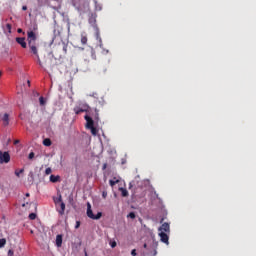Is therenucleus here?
<instances>
[{
	"label": "nucleus",
	"mask_w": 256,
	"mask_h": 256,
	"mask_svg": "<svg viewBox=\"0 0 256 256\" xmlns=\"http://www.w3.org/2000/svg\"><path fill=\"white\" fill-rule=\"evenodd\" d=\"M26 197H30V194H29V193H26Z\"/></svg>",
	"instance_id": "obj_38"
},
{
	"label": "nucleus",
	"mask_w": 256,
	"mask_h": 256,
	"mask_svg": "<svg viewBox=\"0 0 256 256\" xmlns=\"http://www.w3.org/2000/svg\"><path fill=\"white\" fill-rule=\"evenodd\" d=\"M13 255H14L13 250H8V256H13Z\"/></svg>",
	"instance_id": "obj_31"
},
{
	"label": "nucleus",
	"mask_w": 256,
	"mask_h": 256,
	"mask_svg": "<svg viewBox=\"0 0 256 256\" xmlns=\"http://www.w3.org/2000/svg\"><path fill=\"white\" fill-rule=\"evenodd\" d=\"M9 161H11L9 152L0 151V164L3 165V163H9Z\"/></svg>",
	"instance_id": "obj_4"
},
{
	"label": "nucleus",
	"mask_w": 256,
	"mask_h": 256,
	"mask_svg": "<svg viewBox=\"0 0 256 256\" xmlns=\"http://www.w3.org/2000/svg\"><path fill=\"white\" fill-rule=\"evenodd\" d=\"M79 227H81V222L80 221H76L75 229H79Z\"/></svg>",
	"instance_id": "obj_27"
},
{
	"label": "nucleus",
	"mask_w": 256,
	"mask_h": 256,
	"mask_svg": "<svg viewBox=\"0 0 256 256\" xmlns=\"http://www.w3.org/2000/svg\"><path fill=\"white\" fill-rule=\"evenodd\" d=\"M23 30L21 28L18 29V33H22Z\"/></svg>",
	"instance_id": "obj_35"
},
{
	"label": "nucleus",
	"mask_w": 256,
	"mask_h": 256,
	"mask_svg": "<svg viewBox=\"0 0 256 256\" xmlns=\"http://www.w3.org/2000/svg\"><path fill=\"white\" fill-rule=\"evenodd\" d=\"M1 75H2V72L0 71V77H1Z\"/></svg>",
	"instance_id": "obj_40"
},
{
	"label": "nucleus",
	"mask_w": 256,
	"mask_h": 256,
	"mask_svg": "<svg viewBox=\"0 0 256 256\" xmlns=\"http://www.w3.org/2000/svg\"><path fill=\"white\" fill-rule=\"evenodd\" d=\"M117 183H119V180H110L109 184L111 187H115V185H117Z\"/></svg>",
	"instance_id": "obj_18"
},
{
	"label": "nucleus",
	"mask_w": 256,
	"mask_h": 256,
	"mask_svg": "<svg viewBox=\"0 0 256 256\" xmlns=\"http://www.w3.org/2000/svg\"><path fill=\"white\" fill-rule=\"evenodd\" d=\"M110 245H111L112 249H115V247H117V242H115V241L111 242Z\"/></svg>",
	"instance_id": "obj_29"
},
{
	"label": "nucleus",
	"mask_w": 256,
	"mask_h": 256,
	"mask_svg": "<svg viewBox=\"0 0 256 256\" xmlns=\"http://www.w3.org/2000/svg\"><path fill=\"white\" fill-rule=\"evenodd\" d=\"M103 197H105V192L103 193Z\"/></svg>",
	"instance_id": "obj_41"
},
{
	"label": "nucleus",
	"mask_w": 256,
	"mask_h": 256,
	"mask_svg": "<svg viewBox=\"0 0 256 256\" xmlns=\"http://www.w3.org/2000/svg\"><path fill=\"white\" fill-rule=\"evenodd\" d=\"M16 43H18V45H21L22 49H27V42H25L24 37H17L16 38Z\"/></svg>",
	"instance_id": "obj_8"
},
{
	"label": "nucleus",
	"mask_w": 256,
	"mask_h": 256,
	"mask_svg": "<svg viewBox=\"0 0 256 256\" xmlns=\"http://www.w3.org/2000/svg\"><path fill=\"white\" fill-rule=\"evenodd\" d=\"M160 241L162 243H166V245H169V236L165 232H160L159 233Z\"/></svg>",
	"instance_id": "obj_7"
},
{
	"label": "nucleus",
	"mask_w": 256,
	"mask_h": 256,
	"mask_svg": "<svg viewBox=\"0 0 256 256\" xmlns=\"http://www.w3.org/2000/svg\"><path fill=\"white\" fill-rule=\"evenodd\" d=\"M159 231H161V232L164 231V233H169V231H170L169 223H163L161 225V227L159 228Z\"/></svg>",
	"instance_id": "obj_10"
},
{
	"label": "nucleus",
	"mask_w": 256,
	"mask_h": 256,
	"mask_svg": "<svg viewBox=\"0 0 256 256\" xmlns=\"http://www.w3.org/2000/svg\"><path fill=\"white\" fill-rule=\"evenodd\" d=\"M143 247H144V249H147V244H144Z\"/></svg>",
	"instance_id": "obj_36"
},
{
	"label": "nucleus",
	"mask_w": 256,
	"mask_h": 256,
	"mask_svg": "<svg viewBox=\"0 0 256 256\" xmlns=\"http://www.w3.org/2000/svg\"><path fill=\"white\" fill-rule=\"evenodd\" d=\"M50 181L51 183H57V181H59V176L51 175Z\"/></svg>",
	"instance_id": "obj_15"
},
{
	"label": "nucleus",
	"mask_w": 256,
	"mask_h": 256,
	"mask_svg": "<svg viewBox=\"0 0 256 256\" xmlns=\"http://www.w3.org/2000/svg\"><path fill=\"white\" fill-rule=\"evenodd\" d=\"M43 145H45V147H51V139L49 138L44 139Z\"/></svg>",
	"instance_id": "obj_14"
},
{
	"label": "nucleus",
	"mask_w": 256,
	"mask_h": 256,
	"mask_svg": "<svg viewBox=\"0 0 256 256\" xmlns=\"http://www.w3.org/2000/svg\"><path fill=\"white\" fill-rule=\"evenodd\" d=\"M81 43H82V45H87V36H85V35L81 36Z\"/></svg>",
	"instance_id": "obj_16"
},
{
	"label": "nucleus",
	"mask_w": 256,
	"mask_h": 256,
	"mask_svg": "<svg viewBox=\"0 0 256 256\" xmlns=\"http://www.w3.org/2000/svg\"><path fill=\"white\" fill-rule=\"evenodd\" d=\"M60 203V208H57V211L59 215H65V203L63 202V199L61 196H59L58 200L56 201V205H59Z\"/></svg>",
	"instance_id": "obj_5"
},
{
	"label": "nucleus",
	"mask_w": 256,
	"mask_h": 256,
	"mask_svg": "<svg viewBox=\"0 0 256 256\" xmlns=\"http://www.w3.org/2000/svg\"><path fill=\"white\" fill-rule=\"evenodd\" d=\"M26 205H29V202L22 204V207H26Z\"/></svg>",
	"instance_id": "obj_34"
},
{
	"label": "nucleus",
	"mask_w": 256,
	"mask_h": 256,
	"mask_svg": "<svg viewBox=\"0 0 256 256\" xmlns=\"http://www.w3.org/2000/svg\"><path fill=\"white\" fill-rule=\"evenodd\" d=\"M1 120L3 121L4 127H7L9 125V114L4 113L0 114Z\"/></svg>",
	"instance_id": "obj_9"
},
{
	"label": "nucleus",
	"mask_w": 256,
	"mask_h": 256,
	"mask_svg": "<svg viewBox=\"0 0 256 256\" xmlns=\"http://www.w3.org/2000/svg\"><path fill=\"white\" fill-rule=\"evenodd\" d=\"M35 157V153L31 152L29 155H28V159H33Z\"/></svg>",
	"instance_id": "obj_28"
},
{
	"label": "nucleus",
	"mask_w": 256,
	"mask_h": 256,
	"mask_svg": "<svg viewBox=\"0 0 256 256\" xmlns=\"http://www.w3.org/2000/svg\"><path fill=\"white\" fill-rule=\"evenodd\" d=\"M28 85H31V81L28 80Z\"/></svg>",
	"instance_id": "obj_39"
},
{
	"label": "nucleus",
	"mask_w": 256,
	"mask_h": 256,
	"mask_svg": "<svg viewBox=\"0 0 256 256\" xmlns=\"http://www.w3.org/2000/svg\"><path fill=\"white\" fill-rule=\"evenodd\" d=\"M39 103H40L41 106L45 105L46 102H45V98L43 96H41L39 98Z\"/></svg>",
	"instance_id": "obj_22"
},
{
	"label": "nucleus",
	"mask_w": 256,
	"mask_h": 256,
	"mask_svg": "<svg viewBox=\"0 0 256 256\" xmlns=\"http://www.w3.org/2000/svg\"><path fill=\"white\" fill-rule=\"evenodd\" d=\"M20 141L19 140H14V145H19Z\"/></svg>",
	"instance_id": "obj_32"
},
{
	"label": "nucleus",
	"mask_w": 256,
	"mask_h": 256,
	"mask_svg": "<svg viewBox=\"0 0 256 256\" xmlns=\"http://www.w3.org/2000/svg\"><path fill=\"white\" fill-rule=\"evenodd\" d=\"M85 256H87V252H85Z\"/></svg>",
	"instance_id": "obj_42"
},
{
	"label": "nucleus",
	"mask_w": 256,
	"mask_h": 256,
	"mask_svg": "<svg viewBox=\"0 0 256 256\" xmlns=\"http://www.w3.org/2000/svg\"><path fill=\"white\" fill-rule=\"evenodd\" d=\"M128 218L130 219H135V212H130L128 215H127Z\"/></svg>",
	"instance_id": "obj_23"
},
{
	"label": "nucleus",
	"mask_w": 256,
	"mask_h": 256,
	"mask_svg": "<svg viewBox=\"0 0 256 256\" xmlns=\"http://www.w3.org/2000/svg\"><path fill=\"white\" fill-rule=\"evenodd\" d=\"M6 29H7L8 33H11V29H12L11 24H6Z\"/></svg>",
	"instance_id": "obj_24"
},
{
	"label": "nucleus",
	"mask_w": 256,
	"mask_h": 256,
	"mask_svg": "<svg viewBox=\"0 0 256 256\" xmlns=\"http://www.w3.org/2000/svg\"><path fill=\"white\" fill-rule=\"evenodd\" d=\"M84 119L86 121V129H92V127H95V121H93V118H91L89 114H86Z\"/></svg>",
	"instance_id": "obj_6"
},
{
	"label": "nucleus",
	"mask_w": 256,
	"mask_h": 256,
	"mask_svg": "<svg viewBox=\"0 0 256 256\" xmlns=\"http://www.w3.org/2000/svg\"><path fill=\"white\" fill-rule=\"evenodd\" d=\"M56 245L57 247H61V245H63V236L61 235L56 236Z\"/></svg>",
	"instance_id": "obj_11"
},
{
	"label": "nucleus",
	"mask_w": 256,
	"mask_h": 256,
	"mask_svg": "<svg viewBox=\"0 0 256 256\" xmlns=\"http://www.w3.org/2000/svg\"><path fill=\"white\" fill-rule=\"evenodd\" d=\"M27 41L30 52H32L40 67H43V63L41 62V58L39 57V50H37V34L33 32V30L27 32Z\"/></svg>",
	"instance_id": "obj_1"
},
{
	"label": "nucleus",
	"mask_w": 256,
	"mask_h": 256,
	"mask_svg": "<svg viewBox=\"0 0 256 256\" xmlns=\"http://www.w3.org/2000/svg\"><path fill=\"white\" fill-rule=\"evenodd\" d=\"M29 219H31V221L37 219V214H35V213L29 214Z\"/></svg>",
	"instance_id": "obj_21"
},
{
	"label": "nucleus",
	"mask_w": 256,
	"mask_h": 256,
	"mask_svg": "<svg viewBox=\"0 0 256 256\" xmlns=\"http://www.w3.org/2000/svg\"><path fill=\"white\" fill-rule=\"evenodd\" d=\"M87 217H89V219H93V220H99L101 219V217H103V213L98 212L96 215L93 214V210L91 209V203H87Z\"/></svg>",
	"instance_id": "obj_2"
},
{
	"label": "nucleus",
	"mask_w": 256,
	"mask_h": 256,
	"mask_svg": "<svg viewBox=\"0 0 256 256\" xmlns=\"http://www.w3.org/2000/svg\"><path fill=\"white\" fill-rule=\"evenodd\" d=\"M94 119L95 121H99V110H97V108L95 109Z\"/></svg>",
	"instance_id": "obj_19"
},
{
	"label": "nucleus",
	"mask_w": 256,
	"mask_h": 256,
	"mask_svg": "<svg viewBox=\"0 0 256 256\" xmlns=\"http://www.w3.org/2000/svg\"><path fill=\"white\" fill-rule=\"evenodd\" d=\"M122 197H129V191H127V189L125 188H120Z\"/></svg>",
	"instance_id": "obj_12"
},
{
	"label": "nucleus",
	"mask_w": 256,
	"mask_h": 256,
	"mask_svg": "<svg viewBox=\"0 0 256 256\" xmlns=\"http://www.w3.org/2000/svg\"><path fill=\"white\" fill-rule=\"evenodd\" d=\"M24 171H25L24 169L16 170L15 171L16 177H20L21 173H24Z\"/></svg>",
	"instance_id": "obj_20"
},
{
	"label": "nucleus",
	"mask_w": 256,
	"mask_h": 256,
	"mask_svg": "<svg viewBox=\"0 0 256 256\" xmlns=\"http://www.w3.org/2000/svg\"><path fill=\"white\" fill-rule=\"evenodd\" d=\"M96 39H98L99 42L101 43V36L99 35V30H97L96 32Z\"/></svg>",
	"instance_id": "obj_26"
},
{
	"label": "nucleus",
	"mask_w": 256,
	"mask_h": 256,
	"mask_svg": "<svg viewBox=\"0 0 256 256\" xmlns=\"http://www.w3.org/2000/svg\"><path fill=\"white\" fill-rule=\"evenodd\" d=\"M131 255H132V256H137V250L133 249V250L131 251Z\"/></svg>",
	"instance_id": "obj_30"
},
{
	"label": "nucleus",
	"mask_w": 256,
	"mask_h": 256,
	"mask_svg": "<svg viewBox=\"0 0 256 256\" xmlns=\"http://www.w3.org/2000/svg\"><path fill=\"white\" fill-rule=\"evenodd\" d=\"M74 113H76V115H81V113H89V105L82 104L78 107H75Z\"/></svg>",
	"instance_id": "obj_3"
},
{
	"label": "nucleus",
	"mask_w": 256,
	"mask_h": 256,
	"mask_svg": "<svg viewBox=\"0 0 256 256\" xmlns=\"http://www.w3.org/2000/svg\"><path fill=\"white\" fill-rule=\"evenodd\" d=\"M22 11H27V6H22Z\"/></svg>",
	"instance_id": "obj_33"
},
{
	"label": "nucleus",
	"mask_w": 256,
	"mask_h": 256,
	"mask_svg": "<svg viewBox=\"0 0 256 256\" xmlns=\"http://www.w3.org/2000/svg\"><path fill=\"white\" fill-rule=\"evenodd\" d=\"M51 173H52L51 168H46L45 174H46V175H51Z\"/></svg>",
	"instance_id": "obj_25"
},
{
	"label": "nucleus",
	"mask_w": 256,
	"mask_h": 256,
	"mask_svg": "<svg viewBox=\"0 0 256 256\" xmlns=\"http://www.w3.org/2000/svg\"><path fill=\"white\" fill-rule=\"evenodd\" d=\"M106 167H107V164H104L103 169H106Z\"/></svg>",
	"instance_id": "obj_37"
},
{
	"label": "nucleus",
	"mask_w": 256,
	"mask_h": 256,
	"mask_svg": "<svg viewBox=\"0 0 256 256\" xmlns=\"http://www.w3.org/2000/svg\"><path fill=\"white\" fill-rule=\"evenodd\" d=\"M5 245H7V239L1 238L0 239V249H3V247H5Z\"/></svg>",
	"instance_id": "obj_13"
},
{
	"label": "nucleus",
	"mask_w": 256,
	"mask_h": 256,
	"mask_svg": "<svg viewBox=\"0 0 256 256\" xmlns=\"http://www.w3.org/2000/svg\"><path fill=\"white\" fill-rule=\"evenodd\" d=\"M88 129H90L91 130V134L92 135H97V128H95V126H92L91 128H88Z\"/></svg>",
	"instance_id": "obj_17"
}]
</instances>
